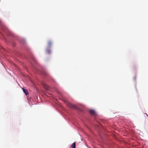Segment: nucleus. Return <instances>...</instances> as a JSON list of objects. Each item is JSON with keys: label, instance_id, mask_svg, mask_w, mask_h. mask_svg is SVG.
I'll list each match as a JSON object with an SVG mask.
<instances>
[{"label": "nucleus", "instance_id": "1", "mask_svg": "<svg viewBox=\"0 0 148 148\" xmlns=\"http://www.w3.org/2000/svg\"><path fill=\"white\" fill-rule=\"evenodd\" d=\"M67 106L70 108H74L75 109L76 108V106L73 105L71 103H67Z\"/></svg>", "mask_w": 148, "mask_h": 148}, {"label": "nucleus", "instance_id": "7", "mask_svg": "<svg viewBox=\"0 0 148 148\" xmlns=\"http://www.w3.org/2000/svg\"><path fill=\"white\" fill-rule=\"evenodd\" d=\"M47 52H48V53H50V51H49L47 50Z\"/></svg>", "mask_w": 148, "mask_h": 148}, {"label": "nucleus", "instance_id": "4", "mask_svg": "<svg viewBox=\"0 0 148 148\" xmlns=\"http://www.w3.org/2000/svg\"><path fill=\"white\" fill-rule=\"evenodd\" d=\"M23 92L25 93L26 95H27L28 94V91L27 90L25 89L24 88H23Z\"/></svg>", "mask_w": 148, "mask_h": 148}, {"label": "nucleus", "instance_id": "6", "mask_svg": "<svg viewBox=\"0 0 148 148\" xmlns=\"http://www.w3.org/2000/svg\"><path fill=\"white\" fill-rule=\"evenodd\" d=\"M44 87H45V88L46 89H47V90H48L49 89V87L47 85H45Z\"/></svg>", "mask_w": 148, "mask_h": 148}, {"label": "nucleus", "instance_id": "3", "mask_svg": "<svg viewBox=\"0 0 148 148\" xmlns=\"http://www.w3.org/2000/svg\"><path fill=\"white\" fill-rule=\"evenodd\" d=\"M52 43L51 41H49L47 42V45L48 47H50L52 45Z\"/></svg>", "mask_w": 148, "mask_h": 148}, {"label": "nucleus", "instance_id": "2", "mask_svg": "<svg viewBox=\"0 0 148 148\" xmlns=\"http://www.w3.org/2000/svg\"><path fill=\"white\" fill-rule=\"evenodd\" d=\"M90 113L93 116H96V113L93 110H90L89 111Z\"/></svg>", "mask_w": 148, "mask_h": 148}, {"label": "nucleus", "instance_id": "5", "mask_svg": "<svg viewBox=\"0 0 148 148\" xmlns=\"http://www.w3.org/2000/svg\"><path fill=\"white\" fill-rule=\"evenodd\" d=\"M70 148H75V142L73 143L71 146Z\"/></svg>", "mask_w": 148, "mask_h": 148}]
</instances>
